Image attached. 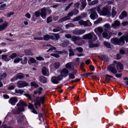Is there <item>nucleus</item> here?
I'll list each match as a JSON object with an SVG mask.
<instances>
[{
  "mask_svg": "<svg viewBox=\"0 0 128 128\" xmlns=\"http://www.w3.org/2000/svg\"><path fill=\"white\" fill-rule=\"evenodd\" d=\"M73 2H71L66 7L65 9L64 10H65L66 11H67L73 5Z\"/></svg>",
  "mask_w": 128,
  "mask_h": 128,
  "instance_id": "nucleus-51",
  "label": "nucleus"
},
{
  "mask_svg": "<svg viewBox=\"0 0 128 128\" xmlns=\"http://www.w3.org/2000/svg\"><path fill=\"white\" fill-rule=\"evenodd\" d=\"M74 14V13L72 11L68 14L67 16L69 18V19H70V17L72 16Z\"/></svg>",
  "mask_w": 128,
  "mask_h": 128,
  "instance_id": "nucleus-53",
  "label": "nucleus"
},
{
  "mask_svg": "<svg viewBox=\"0 0 128 128\" xmlns=\"http://www.w3.org/2000/svg\"><path fill=\"white\" fill-rule=\"evenodd\" d=\"M74 26V24L72 23H70L66 24V28H67L70 27H73Z\"/></svg>",
  "mask_w": 128,
  "mask_h": 128,
  "instance_id": "nucleus-57",
  "label": "nucleus"
},
{
  "mask_svg": "<svg viewBox=\"0 0 128 128\" xmlns=\"http://www.w3.org/2000/svg\"><path fill=\"white\" fill-rule=\"evenodd\" d=\"M46 10L45 8H42L41 10L40 15L41 16L44 18H46L45 16L46 15Z\"/></svg>",
  "mask_w": 128,
  "mask_h": 128,
  "instance_id": "nucleus-21",
  "label": "nucleus"
},
{
  "mask_svg": "<svg viewBox=\"0 0 128 128\" xmlns=\"http://www.w3.org/2000/svg\"><path fill=\"white\" fill-rule=\"evenodd\" d=\"M98 2V0H95L88 3L89 6H92L97 4Z\"/></svg>",
  "mask_w": 128,
  "mask_h": 128,
  "instance_id": "nucleus-36",
  "label": "nucleus"
},
{
  "mask_svg": "<svg viewBox=\"0 0 128 128\" xmlns=\"http://www.w3.org/2000/svg\"><path fill=\"white\" fill-rule=\"evenodd\" d=\"M103 31L102 28L100 27L96 28L94 30V31L96 33H97L98 32L101 33L103 32Z\"/></svg>",
  "mask_w": 128,
  "mask_h": 128,
  "instance_id": "nucleus-26",
  "label": "nucleus"
},
{
  "mask_svg": "<svg viewBox=\"0 0 128 128\" xmlns=\"http://www.w3.org/2000/svg\"><path fill=\"white\" fill-rule=\"evenodd\" d=\"M65 66L66 68H71L72 67L71 66V63L69 62L67 63L66 64Z\"/></svg>",
  "mask_w": 128,
  "mask_h": 128,
  "instance_id": "nucleus-54",
  "label": "nucleus"
},
{
  "mask_svg": "<svg viewBox=\"0 0 128 128\" xmlns=\"http://www.w3.org/2000/svg\"><path fill=\"white\" fill-rule=\"evenodd\" d=\"M79 36H72L71 40L74 42L75 44H76L78 46L80 45V44L78 43V41L81 40Z\"/></svg>",
  "mask_w": 128,
  "mask_h": 128,
  "instance_id": "nucleus-6",
  "label": "nucleus"
},
{
  "mask_svg": "<svg viewBox=\"0 0 128 128\" xmlns=\"http://www.w3.org/2000/svg\"><path fill=\"white\" fill-rule=\"evenodd\" d=\"M108 70L113 74H116L117 72L115 68V65L113 64L109 66L108 67Z\"/></svg>",
  "mask_w": 128,
  "mask_h": 128,
  "instance_id": "nucleus-5",
  "label": "nucleus"
},
{
  "mask_svg": "<svg viewBox=\"0 0 128 128\" xmlns=\"http://www.w3.org/2000/svg\"><path fill=\"white\" fill-rule=\"evenodd\" d=\"M28 85L27 83L24 81H20L18 82L17 84V86L19 88H23L24 86H26Z\"/></svg>",
  "mask_w": 128,
  "mask_h": 128,
  "instance_id": "nucleus-11",
  "label": "nucleus"
},
{
  "mask_svg": "<svg viewBox=\"0 0 128 128\" xmlns=\"http://www.w3.org/2000/svg\"><path fill=\"white\" fill-rule=\"evenodd\" d=\"M15 93L17 94H22L24 92V91L21 90H17L16 89L15 90Z\"/></svg>",
  "mask_w": 128,
  "mask_h": 128,
  "instance_id": "nucleus-38",
  "label": "nucleus"
},
{
  "mask_svg": "<svg viewBox=\"0 0 128 128\" xmlns=\"http://www.w3.org/2000/svg\"><path fill=\"white\" fill-rule=\"evenodd\" d=\"M16 77L17 78L22 79L24 78V75L22 73H20L16 75Z\"/></svg>",
  "mask_w": 128,
  "mask_h": 128,
  "instance_id": "nucleus-35",
  "label": "nucleus"
},
{
  "mask_svg": "<svg viewBox=\"0 0 128 128\" xmlns=\"http://www.w3.org/2000/svg\"><path fill=\"white\" fill-rule=\"evenodd\" d=\"M52 34L54 36V40H57L60 38V35L58 34L52 33Z\"/></svg>",
  "mask_w": 128,
  "mask_h": 128,
  "instance_id": "nucleus-28",
  "label": "nucleus"
},
{
  "mask_svg": "<svg viewBox=\"0 0 128 128\" xmlns=\"http://www.w3.org/2000/svg\"><path fill=\"white\" fill-rule=\"evenodd\" d=\"M2 60L6 61H8L10 60L8 57V55H5L2 56Z\"/></svg>",
  "mask_w": 128,
  "mask_h": 128,
  "instance_id": "nucleus-33",
  "label": "nucleus"
},
{
  "mask_svg": "<svg viewBox=\"0 0 128 128\" xmlns=\"http://www.w3.org/2000/svg\"><path fill=\"white\" fill-rule=\"evenodd\" d=\"M28 59L27 58L24 57V60L21 61V63L22 64H24L27 63Z\"/></svg>",
  "mask_w": 128,
  "mask_h": 128,
  "instance_id": "nucleus-43",
  "label": "nucleus"
},
{
  "mask_svg": "<svg viewBox=\"0 0 128 128\" xmlns=\"http://www.w3.org/2000/svg\"><path fill=\"white\" fill-rule=\"evenodd\" d=\"M96 8L94 7L89 10L90 12L91 13L90 17L92 19L94 20L98 17V15L96 12Z\"/></svg>",
  "mask_w": 128,
  "mask_h": 128,
  "instance_id": "nucleus-2",
  "label": "nucleus"
},
{
  "mask_svg": "<svg viewBox=\"0 0 128 128\" xmlns=\"http://www.w3.org/2000/svg\"><path fill=\"white\" fill-rule=\"evenodd\" d=\"M113 77L110 75L106 74V75L105 79L106 82H109L111 78H112Z\"/></svg>",
  "mask_w": 128,
  "mask_h": 128,
  "instance_id": "nucleus-30",
  "label": "nucleus"
},
{
  "mask_svg": "<svg viewBox=\"0 0 128 128\" xmlns=\"http://www.w3.org/2000/svg\"><path fill=\"white\" fill-rule=\"evenodd\" d=\"M100 59L105 61H107L108 60V57L105 55H100L99 56Z\"/></svg>",
  "mask_w": 128,
  "mask_h": 128,
  "instance_id": "nucleus-27",
  "label": "nucleus"
},
{
  "mask_svg": "<svg viewBox=\"0 0 128 128\" xmlns=\"http://www.w3.org/2000/svg\"><path fill=\"white\" fill-rule=\"evenodd\" d=\"M62 30V28L60 26H58L56 28H54L52 31L54 32H56Z\"/></svg>",
  "mask_w": 128,
  "mask_h": 128,
  "instance_id": "nucleus-34",
  "label": "nucleus"
},
{
  "mask_svg": "<svg viewBox=\"0 0 128 128\" xmlns=\"http://www.w3.org/2000/svg\"><path fill=\"white\" fill-rule=\"evenodd\" d=\"M44 97H42L40 98L39 97H37L36 98V102L37 103V104L39 106H40V102L42 104H43L44 101Z\"/></svg>",
  "mask_w": 128,
  "mask_h": 128,
  "instance_id": "nucleus-10",
  "label": "nucleus"
},
{
  "mask_svg": "<svg viewBox=\"0 0 128 128\" xmlns=\"http://www.w3.org/2000/svg\"><path fill=\"white\" fill-rule=\"evenodd\" d=\"M84 40H89L94 41L97 40L98 38L94 32H92L86 34L82 36Z\"/></svg>",
  "mask_w": 128,
  "mask_h": 128,
  "instance_id": "nucleus-1",
  "label": "nucleus"
},
{
  "mask_svg": "<svg viewBox=\"0 0 128 128\" xmlns=\"http://www.w3.org/2000/svg\"><path fill=\"white\" fill-rule=\"evenodd\" d=\"M18 101L17 98L16 97H12L10 98L8 100V102L12 105H14Z\"/></svg>",
  "mask_w": 128,
  "mask_h": 128,
  "instance_id": "nucleus-12",
  "label": "nucleus"
},
{
  "mask_svg": "<svg viewBox=\"0 0 128 128\" xmlns=\"http://www.w3.org/2000/svg\"><path fill=\"white\" fill-rule=\"evenodd\" d=\"M69 42L68 41L64 42L62 43V46H66L69 44Z\"/></svg>",
  "mask_w": 128,
  "mask_h": 128,
  "instance_id": "nucleus-52",
  "label": "nucleus"
},
{
  "mask_svg": "<svg viewBox=\"0 0 128 128\" xmlns=\"http://www.w3.org/2000/svg\"><path fill=\"white\" fill-rule=\"evenodd\" d=\"M53 65L55 68L57 69L60 67V63L59 62H56L53 64Z\"/></svg>",
  "mask_w": 128,
  "mask_h": 128,
  "instance_id": "nucleus-29",
  "label": "nucleus"
},
{
  "mask_svg": "<svg viewBox=\"0 0 128 128\" xmlns=\"http://www.w3.org/2000/svg\"><path fill=\"white\" fill-rule=\"evenodd\" d=\"M80 2L82 4V7L83 9H84L86 5V0H80Z\"/></svg>",
  "mask_w": 128,
  "mask_h": 128,
  "instance_id": "nucleus-31",
  "label": "nucleus"
},
{
  "mask_svg": "<svg viewBox=\"0 0 128 128\" xmlns=\"http://www.w3.org/2000/svg\"><path fill=\"white\" fill-rule=\"evenodd\" d=\"M104 44L107 48H110L111 45L110 44L107 42L104 41L103 42Z\"/></svg>",
  "mask_w": 128,
  "mask_h": 128,
  "instance_id": "nucleus-39",
  "label": "nucleus"
},
{
  "mask_svg": "<svg viewBox=\"0 0 128 128\" xmlns=\"http://www.w3.org/2000/svg\"><path fill=\"white\" fill-rule=\"evenodd\" d=\"M127 15V13L125 11H124L122 12L120 15L119 16V18L122 20L124 18L126 17Z\"/></svg>",
  "mask_w": 128,
  "mask_h": 128,
  "instance_id": "nucleus-22",
  "label": "nucleus"
},
{
  "mask_svg": "<svg viewBox=\"0 0 128 128\" xmlns=\"http://www.w3.org/2000/svg\"><path fill=\"white\" fill-rule=\"evenodd\" d=\"M17 56V54L14 53H12L10 56L8 57L12 59H13Z\"/></svg>",
  "mask_w": 128,
  "mask_h": 128,
  "instance_id": "nucleus-47",
  "label": "nucleus"
},
{
  "mask_svg": "<svg viewBox=\"0 0 128 128\" xmlns=\"http://www.w3.org/2000/svg\"><path fill=\"white\" fill-rule=\"evenodd\" d=\"M116 67L118 72H120L121 71L119 70V68L120 70L122 69L123 68V65L120 62H118L117 63Z\"/></svg>",
  "mask_w": 128,
  "mask_h": 128,
  "instance_id": "nucleus-19",
  "label": "nucleus"
},
{
  "mask_svg": "<svg viewBox=\"0 0 128 128\" xmlns=\"http://www.w3.org/2000/svg\"><path fill=\"white\" fill-rule=\"evenodd\" d=\"M8 24V22H6L2 25L0 26V31L4 30L7 26Z\"/></svg>",
  "mask_w": 128,
  "mask_h": 128,
  "instance_id": "nucleus-24",
  "label": "nucleus"
},
{
  "mask_svg": "<svg viewBox=\"0 0 128 128\" xmlns=\"http://www.w3.org/2000/svg\"><path fill=\"white\" fill-rule=\"evenodd\" d=\"M24 116L21 115L19 116L18 118V122H20L22 121L23 120Z\"/></svg>",
  "mask_w": 128,
  "mask_h": 128,
  "instance_id": "nucleus-40",
  "label": "nucleus"
},
{
  "mask_svg": "<svg viewBox=\"0 0 128 128\" xmlns=\"http://www.w3.org/2000/svg\"><path fill=\"white\" fill-rule=\"evenodd\" d=\"M101 6V4H100L97 7V10L99 13L101 12H100V9Z\"/></svg>",
  "mask_w": 128,
  "mask_h": 128,
  "instance_id": "nucleus-61",
  "label": "nucleus"
},
{
  "mask_svg": "<svg viewBox=\"0 0 128 128\" xmlns=\"http://www.w3.org/2000/svg\"><path fill=\"white\" fill-rule=\"evenodd\" d=\"M16 106L18 107H20L21 106H26L27 104L25 102L22 100H20L16 104Z\"/></svg>",
  "mask_w": 128,
  "mask_h": 128,
  "instance_id": "nucleus-16",
  "label": "nucleus"
},
{
  "mask_svg": "<svg viewBox=\"0 0 128 128\" xmlns=\"http://www.w3.org/2000/svg\"><path fill=\"white\" fill-rule=\"evenodd\" d=\"M29 105L28 106V108L30 109H32L33 108H34V106L33 105L30 103H29Z\"/></svg>",
  "mask_w": 128,
  "mask_h": 128,
  "instance_id": "nucleus-62",
  "label": "nucleus"
},
{
  "mask_svg": "<svg viewBox=\"0 0 128 128\" xmlns=\"http://www.w3.org/2000/svg\"><path fill=\"white\" fill-rule=\"evenodd\" d=\"M86 32V30L84 29H76L72 32L73 34L76 35L82 34Z\"/></svg>",
  "mask_w": 128,
  "mask_h": 128,
  "instance_id": "nucleus-7",
  "label": "nucleus"
},
{
  "mask_svg": "<svg viewBox=\"0 0 128 128\" xmlns=\"http://www.w3.org/2000/svg\"><path fill=\"white\" fill-rule=\"evenodd\" d=\"M104 32L102 33V35L103 37L104 38H106L107 39H109L110 38V36L108 37V35L107 33L106 32V29H104Z\"/></svg>",
  "mask_w": 128,
  "mask_h": 128,
  "instance_id": "nucleus-25",
  "label": "nucleus"
},
{
  "mask_svg": "<svg viewBox=\"0 0 128 128\" xmlns=\"http://www.w3.org/2000/svg\"><path fill=\"white\" fill-rule=\"evenodd\" d=\"M31 85L35 88H36L38 87V85L34 82H31Z\"/></svg>",
  "mask_w": 128,
  "mask_h": 128,
  "instance_id": "nucleus-44",
  "label": "nucleus"
},
{
  "mask_svg": "<svg viewBox=\"0 0 128 128\" xmlns=\"http://www.w3.org/2000/svg\"><path fill=\"white\" fill-rule=\"evenodd\" d=\"M104 26L108 29V30H110V25L108 23H106L105 24Z\"/></svg>",
  "mask_w": 128,
  "mask_h": 128,
  "instance_id": "nucleus-46",
  "label": "nucleus"
},
{
  "mask_svg": "<svg viewBox=\"0 0 128 128\" xmlns=\"http://www.w3.org/2000/svg\"><path fill=\"white\" fill-rule=\"evenodd\" d=\"M24 52L26 55H31L32 53L31 51L29 50H26L24 51Z\"/></svg>",
  "mask_w": 128,
  "mask_h": 128,
  "instance_id": "nucleus-45",
  "label": "nucleus"
},
{
  "mask_svg": "<svg viewBox=\"0 0 128 128\" xmlns=\"http://www.w3.org/2000/svg\"><path fill=\"white\" fill-rule=\"evenodd\" d=\"M7 76V74L6 73H4L2 74L0 76L2 78H5Z\"/></svg>",
  "mask_w": 128,
  "mask_h": 128,
  "instance_id": "nucleus-64",
  "label": "nucleus"
},
{
  "mask_svg": "<svg viewBox=\"0 0 128 128\" xmlns=\"http://www.w3.org/2000/svg\"><path fill=\"white\" fill-rule=\"evenodd\" d=\"M68 70L66 68H64L60 71V75L58 76V78L59 80H62L63 77H66L68 75Z\"/></svg>",
  "mask_w": 128,
  "mask_h": 128,
  "instance_id": "nucleus-3",
  "label": "nucleus"
},
{
  "mask_svg": "<svg viewBox=\"0 0 128 128\" xmlns=\"http://www.w3.org/2000/svg\"><path fill=\"white\" fill-rule=\"evenodd\" d=\"M112 43L116 44H120V42H122L120 38L119 39L117 38H113L111 40Z\"/></svg>",
  "mask_w": 128,
  "mask_h": 128,
  "instance_id": "nucleus-13",
  "label": "nucleus"
},
{
  "mask_svg": "<svg viewBox=\"0 0 128 128\" xmlns=\"http://www.w3.org/2000/svg\"><path fill=\"white\" fill-rule=\"evenodd\" d=\"M43 38L44 40H48L50 38L51 40L54 39V37L53 35H46L44 36Z\"/></svg>",
  "mask_w": 128,
  "mask_h": 128,
  "instance_id": "nucleus-18",
  "label": "nucleus"
},
{
  "mask_svg": "<svg viewBox=\"0 0 128 128\" xmlns=\"http://www.w3.org/2000/svg\"><path fill=\"white\" fill-rule=\"evenodd\" d=\"M15 88V86H14L10 85L8 88V90H11L14 89Z\"/></svg>",
  "mask_w": 128,
  "mask_h": 128,
  "instance_id": "nucleus-63",
  "label": "nucleus"
},
{
  "mask_svg": "<svg viewBox=\"0 0 128 128\" xmlns=\"http://www.w3.org/2000/svg\"><path fill=\"white\" fill-rule=\"evenodd\" d=\"M60 80H59L58 76L57 77L54 76L51 78V81L52 83L54 84H58L59 82V81Z\"/></svg>",
  "mask_w": 128,
  "mask_h": 128,
  "instance_id": "nucleus-15",
  "label": "nucleus"
},
{
  "mask_svg": "<svg viewBox=\"0 0 128 128\" xmlns=\"http://www.w3.org/2000/svg\"><path fill=\"white\" fill-rule=\"evenodd\" d=\"M110 13V12L108 8L105 6L103 7L101 12V14L103 16L108 15Z\"/></svg>",
  "mask_w": 128,
  "mask_h": 128,
  "instance_id": "nucleus-8",
  "label": "nucleus"
},
{
  "mask_svg": "<svg viewBox=\"0 0 128 128\" xmlns=\"http://www.w3.org/2000/svg\"><path fill=\"white\" fill-rule=\"evenodd\" d=\"M52 20V18L51 17H48L47 19L46 22L47 23H49L51 22Z\"/></svg>",
  "mask_w": 128,
  "mask_h": 128,
  "instance_id": "nucleus-58",
  "label": "nucleus"
},
{
  "mask_svg": "<svg viewBox=\"0 0 128 128\" xmlns=\"http://www.w3.org/2000/svg\"><path fill=\"white\" fill-rule=\"evenodd\" d=\"M69 52V55L70 56H73L74 55V52L72 50L71 48H70L68 50Z\"/></svg>",
  "mask_w": 128,
  "mask_h": 128,
  "instance_id": "nucleus-41",
  "label": "nucleus"
},
{
  "mask_svg": "<svg viewBox=\"0 0 128 128\" xmlns=\"http://www.w3.org/2000/svg\"><path fill=\"white\" fill-rule=\"evenodd\" d=\"M69 78L70 79H73L75 78L74 75L72 73H70L69 74Z\"/></svg>",
  "mask_w": 128,
  "mask_h": 128,
  "instance_id": "nucleus-56",
  "label": "nucleus"
},
{
  "mask_svg": "<svg viewBox=\"0 0 128 128\" xmlns=\"http://www.w3.org/2000/svg\"><path fill=\"white\" fill-rule=\"evenodd\" d=\"M102 20V19L101 18H99L95 21L94 22V24H97L100 22Z\"/></svg>",
  "mask_w": 128,
  "mask_h": 128,
  "instance_id": "nucleus-49",
  "label": "nucleus"
},
{
  "mask_svg": "<svg viewBox=\"0 0 128 128\" xmlns=\"http://www.w3.org/2000/svg\"><path fill=\"white\" fill-rule=\"evenodd\" d=\"M68 20H70L69 18L67 16H65L59 20L58 22H62L64 21Z\"/></svg>",
  "mask_w": 128,
  "mask_h": 128,
  "instance_id": "nucleus-32",
  "label": "nucleus"
},
{
  "mask_svg": "<svg viewBox=\"0 0 128 128\" xmlns=\"http://www.w3.org/2000/svg\"><path fill=\"white\" fill-rule=\"evenodd\" d=\"M76 50L80 52H82L83 50L82 48L81 47H77L76 48Z\"/></svg>",
  "mask_w": 128,
  "mask_h": 128,
  "instance_id": "nucleus-59",
  "label": "nucleus"
},
{
  "mask_svg": "<svg viewBox=\"0 0 128 128\" xmlns=\"http://www.w3.org/2000/svg\"><path fill=\"white\" fill-rule=\"evenodd\" d=\"M82 18L80 16H78L76 17L73 20V21H76L80 20Z\"/></svg>",
  "mask_w": 128,
  "mask_h": 128,
  "instance_id": "nucleus-55",
  "label": "nucleus"
},
{
  "mask_svg": "<svg viewBox=\"0 0 128 128\" xmlns=\"http://www.w3.org/2000/svg\"><path fill=\"white\" fill-rule=\"evenodd\" d=\"M40 81L43 83H45L46 82V78L45 77L43 76H40L39 78Z\"/></svg>",
  "mask_w": 128,
  "mask_h": 128,
  "instance_id": "nucleus-23",
  "label": "nucleus"
},
{
  "mask_svg": "<svg viewBox=\"0 0 128 128\" xmlns=\"http://www.w3.org/2000/svg\"><path fill=\"white\" fill-rule=\"evenodd\" d=\"M30 61L32 63H35L36 62V60L33 58H31L30 59Z\"/></svg>",
  "mask_w": 128,
  "mask_h": 128,
  "instance_id": "nucleus-60",
  "label": "nucleus"
},
{
  "mask_svg": "<svg viewBox=\"0 0 128 128\" xmlns=\"http://www.w3.org/2000/svg\"><path fill=\"white\" fill-rule=\"evenodd\" d=\"M92 40H89L88 42L89 43V46L90 47V48L94 47H98L99 46V45L98 44H93L92 42Z\"/></svg>",
  "mask_w": 128,
  "mask_h": 128,
  "instance_id": "nucleus-20",
  "label": "nucleus"
},
{
  "mask_svg": "<svg viewBox=\"0 0 128 128\" xmlns=\"http://www.w3.org/2000/svg\"><path fill=\"white\" fill-rule=\"evenodd\" d=\"M24 95L26 96L27 98L28 99L32 100V97L30 95L28 94H24Z\"/></svg>",
  "mask_w": 128,
  "mask_h": 128,
  "instance_id": "nucleus-48",
  "label": "nucleus"
},
{
  "mask_svg": "<svg viewBox=\"0 0 128 128\" xmlns=\"http://www.w3.org/2000/svg\"><path fill=\"white\" fill-rule=\"evenodd\" d=\"M117 12H116L114 10L113 8L112 9V18H113L116 15Z\"/></svg>",
  "mask_w": 128,
  "mask_h": 128,
  "instance_id": "nucleus-50",
  "label": "nucleus"
},
{
  "mask_svg": "<svg viewBox=\"0 0 128 128\" xmlns=\"http://www.w3.org/2000/svg\"><path fill=\"white\" fill-rule=\"evenodd\" d=\"M81 25H83L84 26H90L92 24L88 20L86 21H84L83 20H81L78 22Z\"/></svg>",
  "mask_w": 128,
  "mask_h": 128,
  "instance_id": "nucleus-9",
  "label": "nucleus"
},
{
  "mask_svg": "<svg viewBox=\"0 0 128 128\" xmlns=\"http://www.w3.org/2000/svg\"><path fill=\"white\" fill-rule=\"evenodd\" d=\"M42 74L46 76H48L49 71L48 70L46 67H43L42 69Z\"/></svg>",
  "mask_w": 128,
  "mask_h": 128,
  "instance_id": "nucleus-14",
  "label": "nucleus"
},
{
  "mask_svg": "<svg viewBox=\"0 0 128 128\" xmlns=\"http://www.w3.org/2000/svg\"><path fill=\"white\" fill-rule=\"evenodd\" d=\"M24 108L23 107H18L16 109H13L12 110V112L14 114H20L21 112L24 111Z\"/></svg>",
  "mask_w": 128,
  "mask_h": 128,
  "instance_id": "nucleus-4",
  "label": "nucleus"
},
{
  "mask_svg": "<svg viewBox=\"0 0 128 128\" xmlns=\"http://www.w3.org/2000/svg\"><path fill=\"white\" fill-rule=\"evenodd\" d=\"M121 41L122 42L124 43L125 42L124 40L126 42H128V34L125 36H122L120 38Z\"/></svg>",
  "mask_w": 128,
  "mask_h": 128,
  "instance_id": "nucleus-17",
  "label": "nucleus"
},
{
  "mask_svg": "<svg viewBox=\"0 0 128 128\" xmlns=\"http://www.w3.org/2000/svg\"><path fill=\"white\" fill-rule=\"evenodd\" d=\"M22 58H16L14 61V63H18L20 61H22Z\"/></svg>",
  "mask_w": 128,
  "mask_h": 128,
  "instance_id": "nucleus-42",
  "label": "nucleus"
},
{
  "mask_svg": "<svg viewBox=\"0 0 128 128\" xmlns=\"http://www.w3.org/2000/svg\"><path fill=\"white\" fill-rule=\"evenodd\" d=\"M120 24V22H119L118 21H115L114 23L112 24V27H116L118 26Z\"/></svg>",
  "mask_w": 128,
  "mask_h": 128,
  "instance_id": "nucleus-37",
  "label": "nucleus"
}]
</instances>
